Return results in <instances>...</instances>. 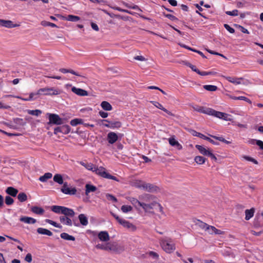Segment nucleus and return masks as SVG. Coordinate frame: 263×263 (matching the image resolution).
<instances>
[{"label":"nucleus","mask_w":263,"mask_h":263,"mask_svg":"<svg viewBox=\"0 0 263 263\" xmlns=\"http://www.w3.org/2000/svg\"><path fill=\"white\" fill-rule=\"evenodd\" d=\"M51 210L56 214H61L64 215L59 217L60 221L62 223L68 226H72V221L70 218L73 217L75 215V212L72 209L64 206L53 205L51 207Z\"/></svg>","instance_id":"nucleus-1"},{"label":"nucleus","mask_w":263,"mask_h":263,"mask_svg":"<svg viewBox=\"0 0 263 263\" xmlns=\"http://www.w3.org/2000/svg\"><path fill=\"white\" fill-rule=\"evenodd\" d=\"M61 90L54 87H45L39 89L36 92H31L30 93L29 98L25 99V101H31L36 99L39 96L41 95H57L60 94Z\"/></svg>","instance_id":"nucleus-2"},{"label":"nucleus","mask_w":263,"mask_h":263,"mask_svg":"<svg viewBox=\"0 0 263 263\" xmlns=\"http://www.w3.org/2000/svg\"><path fill=\"white\" fill-rule=\"evenodd\" d=\"M159 241L162 249L166 253L170 254L176 249V245L170 237H160Z\"/></svg>","instance_id":"nucleus-3"},{"label":"nucleus","mask_w":263,"mask_h":263,"mask_svg":"<svg viewBox=\"0 0 263 263\" xmlns=\"http://www.w3.org/2000/svg\"><path fill=\"white\" fill-rule=\"evenodd\" d=\"M130 202L136 208L139 207H142L145 212H151L150 210H152L154 206L157 204L160 208V210H162V206L161 205L157 202H152L151 203H146L145 202L141 201V200L137 199L135 198H133Z\"/></svg>","instance_id":"nucleus-4"},{"label":"nucleus","mask_w":263,"mask_h":263,"mask_svg":"<svg viewBox=\"0 0 263 263\" xmlns=\"http://www.w3.org/2000/svg\"><path fill=\"white\" fill-rule=\"evenodd\" d=\"M111 215L116 219V220L123 227L131 230L132 231H135L136 230V227L133 223H130L128 221L124 219L120 218L117 214L110 212Z\"/></svg>","instance_id":"nucleus-5"},{"label":"nucleus","mask_w":263,"mask_h":263,"mask_svg":"<svg viewBox=\"0 0 263 263\" xmlns=\"http://www.w3.org/2000/svg\"><path fill=\"white\" fill-rule=\"evenodd\" d=\"M94 172H95L97 174L99 175L103 178L112 179L118 182L119 181V179L116 177L112 176L107 173L104 167H97L96 169L94 170Z\"/></svg>","instance_id":"nucleus-6"},{"label":"nucleus","mask_w":263,"mask_h":263,"mask_svg":"<svg viewBox=\"0 0 263 263\" xmlns=\"http://www.w3.org/2000/svg\"><path fill=\"white\" fill-rule=\"evenodd\" d=\"M124 250V247L123 246L119 245L117 242H107V251H108L119 254Z\"/></svg>","instance_id":"nucleus-7"},{"label":"nucleus","mask_w":263,"mask_h":263,"mask_svg":"<svg viewBox=\"0 0 263 263\" xmlns=\"http://www.w3.org/2000/svg\"><path fill=\"white\" fill-rule=\"evenodd\" d=\"M49 122L48 124H53L55 125H62L65 123V120L62 119L60 116L55 114L48 113Z\"/></svg>","instance_id":"nucleus-8"},{"label":"nucleus","mask_w":263,"mask_h":263,"mask_svg":"<svg viewBox=\"0 0 263 263\" xmlns=\"http://www.w3.org/2000/svg\"><path fill=\"white\" fill-rule=\"evenodd\" d=\"M61 192L67 195H75L77 193V189L76 187L69 188L68 186V183L64 182L62 187L61 189Z\"/></svg>","instance_id":"nucleus-9"},{"label":"nucleus","mask_w":263,"mask_h":263,"mask_svg":"<svg viewBox=\"0 0 263 263\" xmlns=\"http://www.w3.org/2000/svg\"><path fill=\"white\" fill-rule=\"evenodd\" d=\"M142 190L148 192H157L160 191L158 186L145 182L144 183Z\"/></svg>","instance_id":"nucleus-10"},{"label":"nucleus","mask_w":263,"mask_h":263,"mask_svg":"<svg viewBox=\"0 0 263 263\" xmlns=\"http://www.w3.org/2000/svg\"><path fill=\"white\" fill-rule=\"evenodd\" d=\"M155 196L148 194H144L139 196V199L141 201L146 203H151L154 202L152 201L155 199Z\"/></svg>","instance_id":"nucleus-11"},{"label":"nucleus","mask_w":263,"mask_h":263,"mask_svg":"<svg viewBox=\"0 0 263 263\" xmlns=\"http://www.w3.org/2000/svg\"><path fill=\"white\" fill-rule=\"evenodd\" d=\"M192 134L194 136H196V137H199L200 138L203 139L204 140H206L214 145H219L218 142L214 141L213 140H212L210 138L206 137V136L204 135L203 134H202L200 133H198L195 130H193Z\"/></svg>","instance_id":"nucleus-12"},{"label":"nucleus","mask_w":263,"mask_h":263,"mask_svg":"<svg viewBox=\"0 0 263 263\" xmlns=\"http://www.w3.org/2000/svg\"><path fill=\"white\" fill-rule=\"evenodd\" d=\"M190 106L198 112L203 113L208 115L210 108L199 106L198 105L191 104Z\"/></svg>","instance_id":"nucleus-13"},{"label":"nucleus","mask_w":263,"mask_h":263,"mask_svg":"<svg viewBox=\"0 0 263 263\" xmlns=\"http://www.w3.org/2000/svg\"><path fill=\"white\" fill-rule=\"evenodd\" d=\"M20 25L13 24V22L10 20H4L0 19V26L5 27L8 28H12L19 26Z\"/></svg>","instance_id":"nucleus-14"},{"label":"nucleus","mask_w":263,"mask_h":263,"mask_svg":"<svg viewBox=\"0 0 263 263\" xmlns=\"http://www.w3.org/2000/svg\"><path fill=\"white\" fill-rule=\"evenodd\" d=\"M102 121L108 122V125H105V126L112 129L119 128L122 126V123L120 121L110 122L108 120H103Z\"/></svg>","instance_id":"nucleus-15"},{"label":"nucleus","mask_w":263,"mask_h":263,"mask_svg":"<svg viewBox=\"0 0 263 263\" xmlns=\"http://www.w3.org/2000/svg\"><path fill=\"white\" fill-rule=\"evenodd\" d=\"M108 142L112 144L115 143L118 139V135L114 132H110L107 134V137Z\"/></svg>","instance_id":"nucleus-16"},{"label":"nucleus","mask_w":263,"mask_h":263,"mask_svg":"<svg viewBox=\"0 0 263 263\" xmlns=\"http://www.w3.org/2000/svg\"><path fill=\"white\" fill-rule=\"evenodd\" d=\"M208 115L222 119L223 116H226V113L218 111L210 108Z\"/></svg>","instance_id":"nucleus-17"},{"label":"nucleus","mask_w":263,"mask_h":263,"mask_svg":"<svg viewBox=\"0 0 263 263\" xmlns=\"http://www.w3.org/2000/svg\"><path fill=\"white\" fill-rule=\"evenodd\" d=\"M208 115L222 119L223 116H226V113L218 111L210 108Z\"/></svg>","instance_id":"nucleus-18"},{"label":"nucleus","mask_w":263,"mask_h":263,"mask_svg":"<svg viewBox=\"0 0 263 263\" xmlns=\"http://www.w3.org/2000/svg\"><path fill=\"white\" fill-rule=\"evenodd\" d=\"M98 237L100 241L104 242L108 241L110 239L109 235L107 231H101L98 233Z\"/></svg>","instance_id":"nucleus-19"},{"label":"nucleus","mask_w":263,"mask_h":263,"mask_svg":"<svg viewBox=\"0 0 263 263\" xmlns=\"http://www.w3.org/2000/svg\"><path fill=\"white\" fill-rule=\"evenodd\" d=\"M71 91L76 93V95L80 96H88V92L84 89L81 88H76L75 87H73L71 88Z\"/></svg>","instance_id":"nucleus-20"},{"label":"nucleus","mask_w":263,"mask_h":263,"mask_svg":"<svg viewBox=\"0 0 263 263\" xmlns=\"http://www.w3.org/2000/svg\"><path fill=\"white\" fill-rule=\"evenodd\" d=\"M20 220L23 222L28 224H34L36 221L35 219L27 216H22L20 218Z\"/></svg>","instance_id":"nucleus-21"},{"label":"nucleus","mask_w":263,"mask_h":263,"mask_svg":"<svg viewBox=\"0 0 263 263\" xmlns=\"http://www.w3.org/2000/svg\"><path fill=\"white\" fill-rule=\"evenodd\" d=\"M151 103L155 107H156L157 108H159V109L164 111V112H165L166 113H167L169 115L174 116V115L171 111H170L169 110H168L167 109H166V108L163 107L162 105L161 104H160V103H159L158 102H156V101H151Z\"/></svg>","instance_id":"nucleus-22"},{"label":"nucleus","mask_w":263,"mask_h":263,"mask_svg":"<svg viewBox=\"0 0 263 263\" xmlns=\"http://www.w3.org/2000/svg\"><path fill=\"white\" fill-rule=\"evenodd\" d=\"M168 142L171 145L175 146L178 150L182 149V146L174 138H170Z\"/></svg>","instance_id":"nucleus-23"},{"label":"nucleus","mask_w":263,"mask_h":263,"mask_svg":"<svg viewBox=\"0 0 263 263\" xmlns=\"http://www.w3.org/2000/svg\"><path fill=\"white\" fill-rule=\"evenodd\" d=\"M195 147L199 151L201 154L204 156H207L211 151L209 149H206L204 146L200 145H196Z\"/></svg>","instance_id":"nucleus-24"},{"label":"nucleus","mask_w":263,"mask_h":263,"mask_svg":"<svg viewBox=\"0 0 263 263\" xmlns=\"http://www.w3.org/2000/svg\"><path fill=\"white\" fill-rule=\"evenodd\" d=\"M18 192L17 189L11 186L8 187L6 190V193L12 197L16 196Z\"/></svg>","instance_id":"nucleus-25"},{"label":"nucleus","mask_w":263,"mask_h":263,"mask_svg":"<svg viewBox=\"0 0 263 263\" xmlns=\"http://www.w3.org/2000/svg\"><path fill=\"white\" fill-rule=\"evenodd\" d=\"M144 183L143 181L135 180L132 182L131 184L134 187L142 190Z\"/></svg>","instance_id":"nucleus-26"},{"label":"nucleus","mask_w":263,"mask_h":263,"mask_svg":"<svg viewBox=\"0 0 263 263\" xmlns=\"http://www.w3.org/2000/svg\"><path fill=\"white\" fill-rule=\"evenodd\" d=\"M196 224L201 229L204 230L205 231L206 229H210V227L211 226L199 219L197 220Z\"/></svg>","instance_id":"nucleus-27"},{"label":"nucleus","mask_w":263,"mask_h":263,"mask_svg":"<svg viewBox=\"0 0 263 263\" xmlns=\"http://www.w3.org/2000/svg\"><path fill=\"white\" fill-rule=\"evenodd\" d=\"M78 218L80 220V223L84 226H86L88 224V221L87 217L84 214H81L79 215Z\"/></svg>","instance_id":"nucleus-28"},{"label":"nucleus","mask_w":263,"mask_h":263,"mask_svg":"<svg viewBox=\"0 0 263 263\" xmlns=\"http://www.w3.org/2000/svg\"><path fill=\"white\" fill-rule=\"evenodd\" d=\"M37 232L39 234L46 235L49 236L52 235V233L50 231L43 228H39L37 229Z\"/></svg>","instance_id":"nucleus-29"},{"label":"nucleus","mask_w":263,"mask_h":263,"mask_svg":"<svg viewBox=\"0 0 263 263\" xmlns=\"http://www.w3.org/2000/svg\"><path fill=\"white\" fill-rule=\"evenodd\" d=\"M255 209L251 208L250 210H246L245 211V219L248 220L251 219L254 215Z\"/></svg>","instance_id":"nucleus-30"},{"label":"nucleus","mask_w":263,"mask_h":263,"mask_svg":"<svg viewBox=\"0 0 263 263\" xmlns=\"http://www.w3.org/2000/svg\"><path fill=\"white\" fill-rule=\"evenodd\" d=\"M101 106L104 110L106 111H110L112 109V107L111 104L109 102L105 101L101 102Z\"/></svg>","instance_id":"nucleus-31"},{"label":"nucleus","mask_w":263,"mask_h":263,"mask_svg":"<svg viewBox=\"0 0 263 263\" xmlns=\"http://www.w3.org/2000/svg\"><path fill=\"white\" fill-rule=\"evenodd\" d=\"M97 187L91 184H87L85 185V194L88 195L90 192H94L96 191Z\"/></svg>","instance_id":"nucleus-32"},{"label":"nucleus","mask_w":263,"mask_h":263,"mask_svg":"<svg viewBox=\"0 0 263 263\" xmlns=\"http://www.w3.org/2000/svg\"><path fill=\"white\" fill-rule=\"evenodd\" d=\"M31 211L33 213L38 215H42L44 213V210L43 208L37 206H32L31 209Z\"/></svg>","instance_id":"nucleus-33"},{"label":"nucleus","mask_w":263,"mask_h":263,"mask_svg":"<svg viewBox=\"0 0 263 263\" xmlns=\"http://www.w3.org/2000/svg\"><path fill=\"white\" fill-rule=\"evenodd\" d=\"M52 176V175L50 173H46L44 175L41 176L39 178V180L41 182H46L48 179H50Z\"/></svg>","instance_id":"nucleus-34"},{"label":"nucleus","mask_w":263,"mask_h":263,"mask_svg":"<svg viewBox=\"0 0 263 263\" xmlns=\"http://www.w3.org/2000/svg\"><path fill=\"white\" fill-rule=\"evenodd\" d=\"M53 181L59 184H64L63 179L61 175L55 174L53 177Z\"/></svg>","instance_id":"nucleus-35"},{"label":"nucleus","mask_w":263,"mask_h":263,"mask_svg":"<svg viewBox=\"0 0 263 263\" xmlns=\"http://www.w3.org/2000/svg\"><path fill=\"white\" fill-rule=\"evenodd\" d=\"M60 236L62 239H65V240H72V241H74L75 240L74 237H73V236L70 235L68 234L65 233V232L61 233L60 235Z\"/></svg>","instance_id":"nucleus-36"},{"label":"nucleus","mask_w":263,"mask_h":263,"mask_svg":"<svg viewBox=\"0 0 263 263\" xmlns=\"http://www.w3.org/2000/svg\"><path fill=\"white\" fill-rule=\"evenodd\" d=\"M59 71L63 73H71L73 74H74L76 76H78L79 77H80V78H84L82 76H81L80 75H79L76 72H75L74 70H72V69H66V68H61L60 69Z\"/></svg>","instance_id":"nucleus-37"},{"label":"nucleus","mask_w":263,"mask_h":263,"mask_svg":"<svg viewBox=\"0 0 263 263\" xmlns=\"http://www.w3.org/2000/svg\"><path fill=\"white\" fill-rule=\"evenodd\" d=\"M206 159L202 156H197L194 158L195 161L198 164H203L204 163Z\"/></svg>","instance_id":"nucleus-38"},{"label":"nucleus","mask_w":263,"mask_h":263,"mask_svg":"<svg viewBox=\"0 0 263 263\" xmlns=\"http://www.w3.org/2000/svg\"><path fill=\"white\" fill-rule=\"evenodd\" d=\"M80 19V18L79 16L73 15H68L66 18V20L74 22L79 21Z\"/></svg>","instance_id":"nucleus-39"},{"label":"nucleus","mask_w":263,"mask_h":263,"mask_svg":"<svg viewBox=\"0 0 263 263\" xmlns=\"http://www.w3.org/2000/svg\"><path fill=\"white\" fill-rule=\"evenodd\" d=\"M17 198L20 202H24L27 199V196L25 193L21 192L17 195Z\"/></svg>","instance_id":"nucleus-40"},{"label":"nucleus","mask_w":263,"mask_h":263,"mask_svg":"<svg viewBox=\"0 0 263 263\" xmlns=\"http://www.w3.org/2000/svg\"><path fill=\"white\" fill-rule=\"evenodd\" d=\"M82 123H83V120L81 119L76 118V119H72L70 121V124L73 126H75L78 124H81Z\"/></svg>","instance_id":"nucleus-41"},{"label":"nucleus","mask_w":263,"mask_h":263,"mask_svg":"<svg viewBox=\"0 0 263 263\" xmlns=\"http://www.w3.org/2000/svg\"><path fill=\"white\" fill-rule=\"evenodd\" d=\"M27 112L32 116H39L42 114V111L39 109L28 110Z\"/></svg>","instance_id":"nucleus-42"},{"label":"nucleus","mask_w":263,"mask_h":263,"mask_svg":"<svg viewBox=\"0 0 263 263\" xmlns=\"http://www.w3.org/2000/svg\"><path fill=\"white\" fill-rule=\"evenodd\" d=\"M203 88L209 91H215L217 89V87L216 86L211 85H204Z\"/></svg>","instance_id":"nucleus-43"},{"label":"nucleus","mask_w":263,"mask_h":263,"mask_svg":"<svg viewBox=\"0 0 263 263\" xmlns=\"http://www.w3.org/2000/svg\"><path fill=\"white\" fill-rule=\"evenodd\" d=\"M41 24L44 27L50 26L53 28L58 27L57 25H55V24L45 21H42Z\"/></svg>","instance_id":"nucleus-44"},{"label":"nucleus","mask_w":263,"mask_h":263,"mask_svg":"<svg viewBox=\"0 0 263 263\" xmlns=\"http://www.w3.org/2000/svg\"><path fill=\"white\" fill-rule=\"evenodd\" d=\"M121 211L125 213L130 212L133 210V208L130 205H123L121 206Z\"/></svg>","instance_id":"nucleus-45"},{"label":"nucleus","mask_w":263,"mask_h":263,"mask_svg":"<svg viewBox=\"0 0 263 263\" xmlns=\"http://www.w3.org/2000/svg\"><path fill=\"white\" fill-rule=\"evenodd\" d=\"M62 133L63 134H68L70 132V127L68 125H64L61 126Z\"/></svg>","instance_id":"nucleus-46"},{"label":"nucleus","mask_w":263,"mask_h":263,"mask_svg":"<svg viewBox=\"0 0 263 263\" xmlns=\"http://www.w3.org/2000/svg\"><path fill=\"white\" fill-rule=\"evenodd\" d=\"M210 229H212V232H210V234H212L213 233H215L216 234H222L223 233V232L221 231L220 230H219V229H216L215 227L214 226H211L210 227Z\"/></svg>","instance_id":"nucleus-47"},{"label":"nucleus","mask_w":263,"mask_h":263,"mask_svg":"<svg viewBox=\"0 0 263 263\" xmlns=\"http://www.w3.org/2000/svg\"><path fill=\"white\" fill-rule=\"evenodd\" d=\"M46 222H47L48 223L56 227V228H60V229L62 228V226L60 224L57 223L56 222H55L53 220H51L50 219H46Z\"/></svg>","instance_id":"nucleus-48"},{"label":"nucleus","mask_w":263,"mask_h":263,"mask_svg":"<svg viewBox=\"0 0 263 263\" xmlns=\"http://www.w3.org/2000/svg\"><path fill=\"white\" fill-rule=\"evenodd\" d=\"M5 203H6L7 205H12V204H13V203H14V200H13V199L12 197H11L10 196H6V197H5Z\"/></svg>","instance_id":"nucleus-49"},{"label":"nucleus","mask_w":263,"mask_h":263,"mask_svg":"<svg viewBox=\"0 0 263 263\" xmlns=\"http://www.w3.org/2000/svg\"><path fill=\"white\" fill-rule=\"evenodd\" d=\"M244 159L247 160V161H251L252 162H253V163L255 164H258V161L254 159L252 157H251L250 156H243L242 157Z\"/></svg>","instance_id":"nucleus-50"},{"label":"nucleus","mask_w":263,"mask_h":263,"mask_svg":"<svg viewBox=\"0 0 263 263\" xmlns=\"http://www.w3.org/2000/svg\"><path fill=\"white\" fill-rule=\"evenodd\" d=\"M107 243L106 244L98 243L96 246V248L97 249H100L102 250L107 251Z\"/></svg>","instance_id":"nucleus-51"},{"label":"nucleus","mask_w":263,"mask_h":263,"mask_svg":"<svg viewBox=\"0 0 263 263\" xmlns=\"http://www.w3.org/2000/svg\"><path fill=\"white\" fill-rule=\"evenodd\" d=\"M226 13L227 15H230V16H237L238 15V11L236 9L233 10V11H227L226 12Z\"/></svg>","instance_id":"nucleus-52"},{"label":"nucleus","mask_w":263,"mask_h":263,"mask_svg":"<svg viewBox=\"0 0 263 263\" xmlns=\"http://www.w3.org/2000/svg\"><path fill=\"white\" fill-rule=\"evenodd\" d=\"M85 167L88 170L92 171L94 172V170L97 168V166L94 165L93 164L89 163L85 164Z\"/></svg>","instance_id":"nucleus-53"},{"label":"nucleus","mask_w":263,"mask_h":263,"mask_svg":"<svg viewBox=\"0 0 263 263\" xmlns=\"http://www.w3.org/2000/svg\"><path fill=\"white\" fill-rule=\"evenodd\" d=\"M106 197L108 200H111L114 202H117V199L115 196H114L113 195H112L111 194H106Z\"/></svg>","instance_id":"nucleus-54"},{"label":"nucleus","mask_w":263,"mask_h":263,"mask_svg":"<svg viewBox=\"0 0 263 263\" xmlns=\"http://www.w3.org/2000/svg\"><path fill=\"white\" fill-rule=\"evenodd\" d=\"M164 16L165 17L168 18V19L171 20V21H176L178 20V18L174 15L171 14H165L163 13Z\"/></svg>","instance_id":"nucleus-55"},{"label":"nucleus","mask_w":263,"mask_h":263,"mask_svg":"<svg viewBox=\"0 0 263 263\" xmlns=\"http://www.w3.org/2000/svg\"><path fill=\"white\" fill-rule=\"evenodd\" d=\"M147 254L151 257H153V258L158 259L159 258V255L158 253H157L153 251H149L147 253Z\"/></svg>","instance_id":"nucleus-56"},{"label":"nucleus","mask_w":263,"mask_h":263,"mask_svg":"<svg viewBox=\"0 0 263 263\" xmlns=\"http://www.w3.org/2000/svg\"><path fill=\"white\" fill-rule=\"evenodd\" d=\"M224 27L230 33H234L235 32L234 29L230 27L228 24H224Z\"/></svg>","instance_id":"nucleus-57"},{"label":"nucleus","mask_w":263,"mask_h":263,"mask_svg":"<svg viewBox=\"0 0 263 263\" xmlns=\"http://www.w3.org/2000/svg\"><path fill=\"white\" fill-rule=\"evenodd\" d=\"M25 260L28 262H31L32 260V255L30 253H28L25 256Z\"/></svg>","instance_id":"nucleus-58"},{"label":"nucleus","mask_w":263,"mask_h":263,"mask_svg":"<svg viewBox=\"0 0 263 263\" xmlns=\"http://www.w3.org/2000/svg\"><path fill=\"white\" fill-rule=\"evenodd\" d=\"M237 99H238V100H244V101H246L247 102L249 103V104L252 103L251 101L249 99H248L247 97H244V96L238 97Z\"/></svg>","instance_id":"nucleus-59"},{"label":"nucleus","mask_w":263,"mask_h":263,"mask_svg":"<svg viewBox=\"0 0 263 263\" xmlns=\"http://www.w3.org/2000/svg\"><path fill=\"white\" fill-rule=\"evenodd\" d=\"M238 26V28L240 29V30L244 33H246V34H249L250 32L249 31L246 29L245 28V27L240 26V25H237Z\"/></svg>","instance_id":"nucleus-60"},{"label":"nucleus","mask_w":263,"mask_h":263,"mask_svg":"<svg viewBox=\"0 0 263 263\" xmlns=\"http://www.w3.org/2000/svg\"><path fill=\"white\" fill-rule=\"evenodd\" d=\"M254 226L255 228H259L263 227V224L260 223L258 219H255L254 221Z\"/></svg>","instance_id":"nucleus-61"},{"label":"nucleus","mask_w":263,"mask_h":263,"mask_svg":"<svg viewBox=\"0 0 263 263\" xmlns=\"http://www.w3.org/2000/svg\"><path fill=\"white\" fill-rule=\"evenodd\" d=\"M207 156H209L211 158L212 160H213L215 161H216L217 159L216 157L212 153V151L211 150L209 154Z\"/></svg>","instance_id":"nucleus-62"},{"label":"nucleus","mask_w":263,"mask_h":263,"mask_svg":"<svg viewBox=\"0 0 263 263\" xmlns=\"http://www.w3.org/2000/svg\"><path fill=\"white\" fill-rule=\"evenodd\" d=\"M99 115L103 118H106L108 116V113L103 111H100L99 112Z\"/></svg>","instance_id":"nucleus-63"},{"label":"nucleus","mask_w":263,"mask_h":263,"mask_svg":"<svg viewBox=\"0 0 263 263\" xmlns=\"http://www.w3.org/2000/svg\"><path fill=\"white\" fill-rule=\"evenodd\" d=\"M256 144L261 149L263 150V142L260 140L256 141Z\"/></svg>","instance_id":"nucleus-64"}]
</instances>
